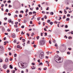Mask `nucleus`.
I'll list each match as a JSON object with an SVG mask.
<instances>
[{
    "mask_svg": "<svg viewBox=\"0 0 73 73\" xmlns=\"http://www.w3.org/2000/svg\"><path fill=\"white\" fill-rule=\"evenodd\" d=\"M40 45H44L45 43V42L44 40H41L40 41Z\"/></svg>",
    "mask_w": 73,
    "mask_h": 73,
    "instance_id": "7ed1b4c3",
    "label": "nucleus"
},
{
    "mask_svg": "<svg viewBox=\"0 0 73 73\" xmlns=\"http://www.w3.org/2000/svg\"><path fill=\"white\" fill-rule=\"evenodd\" d=\"M71 34H72L73 35V31H72L71 32H70Z\"/></svg>",
    "mask_w": 73,
    "mask_h": 73,
    "instance_id": "864d4df0",
    "label": "nucleus"
},
{
    "mask_svg": "<svg viewBox=\"0 0 73 73\" xmlns=\"http://www.w3.org/2000/svg\"><path fill=\"white\" fill-rule=\"evenodd\" d=\"M5 62H8V59H6L5 60Z\"/></svg>",
    "mask_w": 73,
    "mask_h": 73,
    "instance_id": "393cba45",
    "label": "nucleus"
},
{
    "mask_svg": "<svg viewBox=\"0 0 73 73\" xmlns=\"http://www.w3.org/2000/svg\"><path fill=\"white\" fill-rule=\"evenodd\" d=\"M65 31L66 32H68V31H69V30H65Z\"/></svg>",
    "mask_w": 73,
    "mask_h": 73,
    "instance_id": "49530a36",
    "label": "nucleus"
},
{
    "mask_svg": "<svg viewBox=\"0 0 73 73\" xmlns=\"http://www.w3.org/2000/svg\"><path fill=\"white\" fill-rule=\"evenodd\" d=\"M32 65H35V64L34 63H32Z\"/></svg>",
    "mask_w": 73,
    "mask_h": 73,
    "instance_id": "09e8293b",
    "label": "nucleus"
},
{
    "mask_svg": "<svg viewBox=\"0 0 73 73\" xmlns=\"http://www.w3.org/2000/svg\"><path fill=\"white\" fill-rule=\"evenodd\" d=\"M67 54H70V52H67Z\"/></svg>",
    "mask_w": 73,
    "mask_h": 73,
    "instance_id": "6e6d98bb",
    "label": "nucleus"
},
{
    "mask_svg": "<svg viewBox=\"0 0 73 73\" xmlns=\"http://www.w3.org/2000/svg\"><path fill=\"white\" fill-rule=\"evenodd\" d=\"M16 32H19V29L17 28L16 29Z\"/></svg>",
    "mask_w": 73,
    "mask_h": 73,
    "instance_id": "ddd939ff",
    "label": "nucleus"
},
{
    "mask_svg": "<svg viewBox=\"0 0 73 73\" xmlns=\"http://www.w3.org/2000/svg\"><path fill=\"white\" fill-rule=\"evenodd\" d=\"M64 13L65 14H66V13H67V12H66V10L65 9H64Z\"/></svg>",
    "mask_w": 73,
    "mask_h": 73,
    "instance_id": "f8f14e48",
    "label": "nucleus"
},
{
    "mask_svg": "<svg viewBox=\"0 0 73 73\" xmlns=\"http://www.w3.org/2000/svg\"><path fill=\"white\" fill-rule=\"evenodd\" d=\"M12 54L11 53V52H9V55L10 56H11Z\"/></svg>",
    "mask_w": 73,
    "mask_h": 73,
    "instance_id": "13d9d810",
    "label": "nucleus"
},
{
    "mask_svg": "<svg viewBox=\"0 0 73 73\" xmlns=\"http://www.w3.org/2000/svg\"><path fill=\"white\" fill-rule=\"evenodd\" d=\"M21 68H22V69H23L24 68V65L23 64H21Z\"/></svg>",
    "mask_w": 73,
    "mask_h": 73,
    "instance_id": "423d86ee",
    "label": "nucleus"
},
{
    "mask_svg": "<svg viewBox=\"0 0 73 73\" xmlns=\"http://www.w3.org/2000/svg\"><path fill=\"white\" fill-rule=\"evenodd\" d=\"M69 9V8L68 7H66V9L67 10V9Z\"/></svg>",
    "mask_w": 73,
    "mask_h": 73,
    "instance_id": "774afa93",
    "label": "nucleus"
},
{
    "mask_svg": "<svg viewBox=\"0 0 73 73\" xmlns=\"http://www.w3.org/2000/svg\"><path fill=\"white\" fill-rule=\"evenodd\" d=\"M25 43H23V44H22V45H23V46H25Z\"/></svg>",
    "mask_w": 73,
    "mask_h": 73,
    "instance_id": "a19ab883",
    "label": "nucleus"
},
{
    "mask_svg": "<svg viewBox=\"0 0 73 73\" xmlns=\"http://www.w3.org/2000/svg\"><path fill=\"white\" fill-rule=\"evenodd\" d=\"M44 18H45V19H47V17H46V16L45 15L44 17Z\"/></svg>",
    "mask_w": 73,
    "mask_h": 73,
    "instance_id": "4c0bfd02",
    "label": "nucleus"
},
{
    "mask_svg": "<svg viewBox=\"0 0 73 73\" xmlns=\"http://www.w3.org/2000/svg\"><path fill=\"white\" fill-rule=\"evenodd\" d=\"M16 13H19V11L17 10H16V11H15Z\"/></svg>",
    "mask_w": 73,
    "mask_h": 73,
    "instance_id": "b1692460",
    "label": "nucleus"
},
{
    "mask_svg": "<svg viewBox=\"0 0 73 73\" xmlns=\"http://www.w3.org/2000/svg\"><path fill=\"white\" fill-rule=\"evenodd\" d=\"M14 27H16V28H17V27H18L17 26H16V25H15Z\"/></svg>",
    "mask_w": 73,
    "mask_h": 73,
    "instance_id": "69168bd1",
    "label": "nucleus"
},
{
    "mask_svg": "<svg viewBox=\"0 0 73 73\" xmlns=\"http://www.w3.org/2000/svg\"><path fill=\"white\" fill-rule=\"evenodd\" d=\"M8 21L9 23H11V22H12V20L11 19L9 20Z\"/></svg>",
    "mask_w": 73,
    "mask_h": 73,
    "instance_id": "4468645a",
    "label": "nucleus"
},
{
    "mask_svg": "<svg viewBox=\"0 0 73 73\" xmlns=\"http://www.w3.org/2000/svg\"><path fill=\"white\" fill-rule=\"evenodd\" d=\"M18 22H15V25L17 26V24H18Z\"/></svg>",
    "mask_w": 73,
    "mask_h": 73,
    "instance_id": "2eb2a0df",
    "label": "nucleus"
},
{
    "mask_svg": "<svg viewBox=\"0 0 73 73\" xmlns=\"http://www.w3.org/2000/svg\"><path fill=\"white\" fill-rule=\"evenodd\" d=\"M15 34H13L12 35V37H13V38H15Z\"/></svg>",
    "mask_w": 73,
    "mask_h": 73,
    "instance_id": "1a4fd4ad",
    "label": "nucleus"
},
{
    "mask_svg": "<svg viewBox=\"0 0 73 73\" xmlns=\"http://www.w3.org/2000/svg\"><path fill=\"white\" fill-rule=\"evenodd\" d=\"M14 43H16V40H14Z\"/></svg>",
    "mask_w": 73,
    "mask_h": 73,
    "instance_id": "f704fd0d",
    "label": "nucleus"
},
{
    "mask_svg": "<svg viewBox=\"0 0 73 73\" xmlns=\"http://www.w3.org/2000/svg\"><path fill=\"white\" fill-rule=\"evenodd\" d=\"M17 48H21V46H20V45H18L17 46Z\"/></svg>",
    "mask_w": 73,
    "mask_h": 73,
    "instance_id": "9b49d317",
    "label": "nucleus"
},
{
    "mask_svg": "<svg viewBox=\"0 0 73 73\" xmlns=\"http://www.w3.org/2000/svg\"><path fill=\"white\" fill-rule=\"evenodd\" d=\"M69 18H68L66 19V21H69Z\"/></svg>",
    "mask_w": 73,
    "mask_h": 73,
    "instance_id": "dca6fc26",
    "label": "nucleus"
},
{
    "mask_svg": "<svg viewBox=\"0 0 73 73\" xmlns=\"http://www.w3.org/2000/svg\"><path fill=\"white\" fill-rule=\"evenodd\" d=\"M9 8H11V7H12V6L11 5H9Z\"/></svg>",
    "mask_w": 73,
    "mask_h": 73,
    "instance_id": "c9c22d12",
    "label": "nucleus"
},
{
    "mask_svg": "<svg viewBox=\"0 0 73 73\" xmlns=\"http://www.w3.org/2000/svg\"><path fill=\"white\" fill-rule=\"evenodd\" d=\"M2 32H4L5 31V29H4V28H3L2 29Z\"/></svg>",
    "mask_w": 73,
    "mask_h": 73,
    "instance_id": "6e6552de",
    "label": "nucleus"
},
{
    "mask_svg": "<svg viewBox=\"0 0 73 73\" xmlns=\"http://www.w3.org/2000/svg\"><path fill=\"white\" fill-rule=\"evenodd\" d=\"M59 13H62V12L61 11H60Z\"/></svg>",
    "mask_w": 73,
    "mask_h": 73,
    "instance_id": "052dcab7",
    "label": "nucleus"
},
{
    "mask_svg": "<svg viewBox=\"0 0 73 73\" xmlns=\"http://www.w3.org/2000/svg\"><path fill=\"white\" fill-rule=\"evenodd\" d=\"M31 69H32V70H33V69H36V67H35V66H33V67H31Z\"/></svg>",
    "mask_w": 73,
    "mask_h": 73,
    "instance_id": "0eeeda50",
    "label": "nucleus"
},
{
    "mask_svg": "<svg viewBox=\"0 0 73 73\" xmlns=\"http://www.w3.org/2000/svg\"><path fill=\"white\" fill-rule=\"evenodd\" d=\"M21 35H24V33L23 32V31L21 32Z\"/></svg>",
    "mask_w": 73,
    "mask_h": 73,
    "instance_id": "cd10ccee",
    "label": "nucleus"
},
{
    "mask_svg": "<svg viewBox=\"0 0 73 73\" xmlns=\"http://www.w3.org/2000/svg\"><path fill=\"white\" fill-rule=\"evenodd\" d=\"M5 11L6 12H8V11H9L8 10V9H7Z\"/></svg>",
    "mask_w": 73,
    "mask_h": 73,
    "instance_id": "6ab92c4d",
    "label": "nucleus"
},
{
    "mask_svg": "<svg viewBox=\"0 0 73 73\" xmlns=\"http://www.w3.org/2000/svg\"><path fill=\"white\" fill-rule=\"evenodd\" d=\"M9 68L10 69H13V67L11 65H10L9 66Z\"/></svg>",
    "mask_w": 73,
    "mask_h": 73,
    "instance_id": "9d476101",
    "label": "nucleus"
},
{
    "mask_svg": "<svg viewBox=\"0 0 73 73\" xmlns=\"http://www.w3.org/2000/svg\"><path fill=\"white\" fill-rule=\"evenodd\" d=\"M28 9H26V11L25 12H26V13H27L28 12Z\"/></svg>",
    "mask_w": 73,
    "mask_h": 73,
    "instance_id": "2f4dec72",
    "label": "nucleus"
},
{
    "mask_svg": "<svg viewBox=\"0 0 73 73\" xmlns=\"http://www.w3.org/2000/svg\"><path fill=\"white\" fill-rule=\"evenodd\" d=\"M50 20H48L47 21V23H50Z\"/></svg>",
    "mask_w": 73,
    "mask_h": 73,
    "instance_id": "4be33fe9",
    "label": "nucleus"
},
{
    "mask_svg": "<svg viewBox=\"0 0 73 73\" xmlns=\"http://www.w3.org/2000/svg\"><path fill=\"white\" fill-rule=\"evenodd\" d=\"M36 10H38V7H37V8H36Z\"/></svg>",
    "mask_w": 73,
    "mask_h": 73,
    "instance_id": "5fc2aeb1",
    "label": "nucleus"
},
{
    "mask_svg": "<svg viewBox=\"0 0 73 73\" xmlns=\"http://www.w3.org/2000/svg\"><path fill=\"white\" fill-rule=\"evenodd\" d=\"M28 42H27V44H30L29 42H30V41L29 40L28 41Z\"/></svg>",
    "mask_w": 73,
    "mask_h": 73,
    "instance_id": "3c124183",
    "label": "nucleus"
},
{
    "mask_svg": "<svg viewBox=\"0 0 73 73\" xmlns=\"http://www.w3.org/2000/svg\"><path fill=\"white\" fill-rule=\"evenodd\" d=\"M5 35H8V33H5Z\"/></svg>",
    "mask_w": 73,
    "mask_h": 73,
    "instance_id": "603ef678",
    "label": "nucleus"
},
{
    "mask_svg": "<svg viewBox=\"0 0 73 73\" xmlns=\"http://www.w3.org/2000/svg\"><path fill=\"white\" fill-rule=\"evenodd\" d=\"M68 25H66L65 26V28H68Z\"/></svg>",
    "mask_w": 73,
    "mask_h": 73,
    "instance_id": "e2e57ef3",
    "label": "nucleus"
},
{
    "mask_svg": "<svg viewBox=\"0 0 73 73\" xmlns=\"http://www.w3.org/2000/svg\"><path fill=\"white\" fill-rule=\"evenodd\" d=\"M22 40L23 41V42H25V40L24 39H23Z\"/></svg>",
    "mask_w": 73,
    "mask_h": 73,
    "instance_id": "412c9836",
    "label": "nucleus"
},
{
    "mask_svg": "<svg viewBox=\"0 0 73 73\" xmlns=\"http://www.w3.org/2000/svg\"><path fill=\"white\" fill-rule=\"evenodd\" d=\"M19 17H22V15H19Z\"/></svg>",
    "mask_w": 73,
    "mask_h": 73,
    "instance_id": "0e129e2a",
    "label": "nucleus"
},
{
    "mask_svg": "<svg viewBox=\"0 0 73 73\" xmlns=\"http://www.w3.org/2000/svg\"><path fill=\"white\" fill-rule=\"evenodd\" d=\"M11 72L13 73H15V70H13Z\"/></svg>",
    "mask_w": 73,
    "mask_h": 73,
    "instance_id": "c85d7f7f",
    "label": "nucleus"
},
{
    "mask_svg": "<svg viewBox=\"0 0 73 73\" xmlns=\"http://www.w3.org/2000/svg\"><path fill=\"white\" fill-rule=\"evenodd\" d=\"M3 68H4V69H7V65L6 64H5L3 66Z\"/></svg>",
    "mask_w": 73,
    "mask_h": 73,
    "instance_id": "39448f33",
    "label": "nucleus"
},
{
    "mask_svg": "<svg viewBox=\"0 0 73 73\" xmlns=\"http://www.w3.org/2000/svg\"><path fill=\"white\" fill-rule=\"evenodd\" d=\"M7 73H9V70H7Z\"/></svg>",
    "mask_w": 73,
    "mask_h": 73,
    "instance_id": "a878e982",
    "label": "nucleus"
},
{
    "mask_svg": "<svg viewBox=\"0 0 73 73\" xmlns=\"http://www.w3.org/2000/svg\"><path fill=\"white\" fill-rule=\"evenodd\" d=\"M4 50L3 47L1 46H0V51L2 52Z\"/></svg>",
    "mask_w": 73,
    "mask_h": 73,
    "instance_id": "20e7f679",
    "label": "nucleus"
},
{
    "mask_svg": "<svg viewBox=\"0 0 73 73\" xmlns=\"http://www.w3.org/2000/svg\"><path fill=\"white\" fill-rule=\"evenodd\" d=\"M32 12H29V15H31H31H32Z\"/></svg>",
    "mask_w": 73,
    "mask_h": 73,
    "instance_id": "f3484780",
    "label": "nucleus"
},
{
    "mask_svg": "<svg viewBox=\"0 0 73 73\" xmlns=\"http://www.w3.org/2000/svg\"><path fill=\"white\" fill-rule=\"evenodd\" d=\"M65 15H64L63 17V18L64 19H65Z\"/></svg>",
    "mask_w": 73,
    "mask_h": 73,
    "instance_id": "bf43d9fd",
    "label": "nucleus"
},
{
    "mask_svg": "<svg viewBox=\"0 0 73 73\" xmlns=\"http://www.w3.org/2000/svg\"><path fill=\"white\" fill-rule=\"evenodd\" d=\"M50 25H52L53 24V22H51L50 23Z\"/></svg>",
    "mask_w": 73,
    "mask_h": 73,
    "instance_id": "aec40b11",
    "label": "nucleus"
},
{
    "mask_svg": "<svg viewBox=\"0 0 73 73\" xmlns=\"http://www.w3.org/2000/svg\"><path fill=\"white\" fill-rule=\"evenodd\" d=\"M35 34H34V33H32V34L31 35V36H33Z\"/></svg>",
    "mask_w": 73,
    "mask_h": 73,
    "instance_id": "8fccbe9b",
    "label": "nucleus"
},
{
    "mask_svg": "<svg viewBox=\"0 0 73 73\" xmlns=\"http://www.w3.org/2000/svg\"><path fill=\"white\" fill-rule=\"evenodd\" d=\"M4 20H7V18L6 17L4 19Z\"/></svg>",
    "mask_w": 73,
    "mask_h": 73,
    "instance_id": "4d7b16f0",
    "label": "nucleus"
},
{
    "mask_svg": "<svg viewBox=\"0 0 73 73\" xmlns=\"http://www.w3.org/2000/svg\"><path fill=\"white\" fill-rule=\"evenodd\" d=\"M44 34L45 35H44V36H47V33H45Z\"/></svg>",
    "mask_w": 73,
    "mask_h": 73,
    "instance_id": "7c9ffc66",
    "label": "nucleus"
},
{
    "mask_svg": "<svg viewBox=\"0 0 73 73\" xmlns=\"http://www.w3.org/2000/svg\"><path fill=\"white\" fill-rule=\"evenodd\" d=\"M49 43L50 44H52V42H51V41L49 40Z\"/></svg>",
    "mask_w": 73,
    "mask_h": 73,
    "instance_id": "ea45409f",
    "label": "nucleus"
},
{
    "mask_svg": "<svg viewBox=\"0 0 73 73\" xmlns=\"http://www.w3.org/2000/svg\"><path fill=\"white\" fill-rule=\"evenodd\" d=\"M14 56L15 57H17V54H14Z\"/></svg>",
    "mask_w": 73,
    "mask_h": 73,
    "instance_id": "c756f323",
    "label": "nucleus"
},
{
    "mask_svg": "<svg viewBox=\"0 0 73 73\" xmlns=\"http://www.w3.org/2000/svg\"><path fill=\"white\" fill-rule=\"evenodd\" d=\"M39 57L40 59H42L44 57V53L43 52H41L39 55Z\"/></svg>",
    "mask_w": 73,
    "mask_h": 73,
    "instance_id": "f03ea898",
    "label": "nucleus"
},
{
    "mask_svg": "<svg viewBox=\"0 0 73 73\" xmlns=\"http://www.w3.org/2000/svg\"><path fill=\"white\" fill-rule=\"evenodd\" d=\"M70 15L69 14H68L67 15V17H70Z\"/></svg>",
    "mask_w": 73,
    "mask_h": 73,
    "instance_id": "58836bf2",
    "label": "nucleus"
},
{
    "mask_svg": "<svg viewBox=\"0 0 73 73\" xmlns=\"http://www.w3.org/2000/svg\"><path fill=\"white\" fill-rule=\"evenodd\" d=\"M54 60L56 62L58 63H61V62L60 61V60H61V58L59 57L58 56H55V57Z\"/></svg>",
    "mask_w": 73,
    "mask_h": 73,
    "instance_id": "f257e3e1",
    "label": "nucleus"
},
{
    "mask_svg": "<svg viewBox=\"0 0 73 73\" xmlns=\"http://www.w3.org/2000/svg\"><path fill=\"white\" fill-rule=\"evenodd\" d=\"M37 40H38V38H39V36H38L36 37Z\"/></svg>",
    "mask_w": 73,
    "mask_h": 73,
    "instance_id": "79ce46f5",
    "label": "nucleus"
},
{
    "mask_svg": "<svg viewBox=\"0 0 73 73\" xmlns=\"http://www.w3.org/2000/svg\"><path fill=\"white\" fill-rule=\"evenodd\" d=\"M39 64V65H42V62H40V63Z\"/></svg>",
    "mask_w": 73,
    "mask_h": 73,
    "instance_id": "bb28decb",
    "label": "nucleus"
},
{
    "mask_svg": "<svg viewBox=\"0 0 73 73\" xmlns=\"http://www.w3.org/2000/svg\"><path fill=\"white\" fill-rule=\"evenodd\" d=\"M7 31L8 32H9V31H10V29H7Z\"/></svg>",
    "mask_w": 73,
    "mask_h": 73,
    "instance_id": "de8ad7c7",
    "label": "nucleus"
},
{
    "mask_svg": "<svg viewBox=\"0 0 73 73\" xmlns=\"http://www.w3.org/2000/svg\"><path fill=\"white\" fill-rule=\"evenodd\" d=\"M68 38L69 39H72V38L71 37V36H69L68 37Z\"/></svg>",
    "mask_w": 73,
    "mask_h": 73,
    "instance_id": "5701e85b",
    "label": "nucleus"
},
{
    "mask_svg": "<svg viewBox=\"0 0 73 73\" xmlns=\"http://www.w3.org/2000/svg\"><path fill=\"white\" fill-rule=\"evenodd\" d=\"M26 35H27L28 36V37L29 36V34L27 33L26 34Z\"/></svg>",
    "mask_w": 73,
    "mask_h": 73,
    "instance_id": "72a5a7b5",
    "label": "nucleus"
},
{
    "mask_svg": "<svg viewBox=\"0 0 73 73\" xmlns=\"http://www.w3.org/2000/svg\"><path fill=\"white\" fill-rule=\"evenodd\" d=\"M11 1H10V0L9 1L7 2V3H11Z\"/></svg>",
    "mask_w": 73,
    "mask_h": 73,
    "instance_id": "c03bdc74",
    "label": "nucleus"
},
{
    "mask_svg": "<svg viewBox=\"0 0 73 73\" xmlns=\"http://www.w3.org/2000/svg\"><path fill=\"white\" fill-rule=\"evenodd\" d=\"M20 13H24V11H20Z\"/></svg>",
    "mask_w": 73,
    "mask_h": 73,
    "instance_id": "37998d69",
    "label": "nucleus"
},
{
    "mask_svg": "<svg viewBox=\"0 0 73 73\" xmlns=\"http://www.w3.org/2000/svg\"><path fill=\"white\" fill-rule=\"evenodd\" d=\"M50 15H53V14H54V13H53V12H51L50 13Z\"/></svg>",
    "mask_w": 73,
    "mask_h": 73,
    "instance_id": "a211bd4d",
    "label": "nucleus"
},
{
    "mask_svg": "<svg viewBox=\"0 0 73 73\" xmlns=\"http://www.w3.org/2000/svg\"><path fill=\"white\" fill-rule=\"evenodd\" d=\"M8 15H9V16H11V14L9 13Z\"/></svg>",
    "mask_w": 73,
    "mask_h": 73,
    "instance_id": "a18cd8bd",
    "label": "nucleus"
},
{
    "mask_svg": "<svg viewBox=\"0 0 73 73\" xmlns=\"http://www.w3.org/2000/svg\"><path fill=\"white\" fill-rule=\"evenodd\" d=\"M37 19L38 21H39L40 20V18H38Z\"/></svg>",
    "mask_w": 73,
    "mask_h": 73,
    "instance_id": "680f3d73",
    "label": "nucleus"
},
{
    "mask_svg": "<svg viewBox=\"0 0 73 73\" xmlns=\"http://www.w3.org/2000/svg\"><path fill=\"white\" fill-rule=\"evenodd\" d=\"M44 31H46V28H44Z\"/></svg>",
    "mask_w": 73,
    "mask_h": 73,
    "instance_id": "338daca9",
    "label": "nucleus"
},
{
    "mask_svg": "<svg viewBox=\"0 0 73 73\" xmlns=\"http://www.w3.org/2000/svg\"><path fill=\"white\" fill-rule=\"evenodd\" d=\"M4 45H6V44H7V43H6V42H4Z\"/></svg>",
    "mask_w": 73,
    "mask_h": 73,
    "instance_id": "e433bc0d",
    "label": "nucleus"
},
{
    "mask_svg": "<svg viewBox=\"0 0 73 73\" xmlns=\"http://www.w3.org/2000/svg\"><path fill=\"white\" fill-rule=\"evenodd\" d=\"M3 61V60H2L1 59H0V62H2Z\"/></svg>",
    "mask_w": 73,
    "mask_h": 73,
    "instance_id": "473e14b6",
    "label": "nucleus"
}]
</instances>
